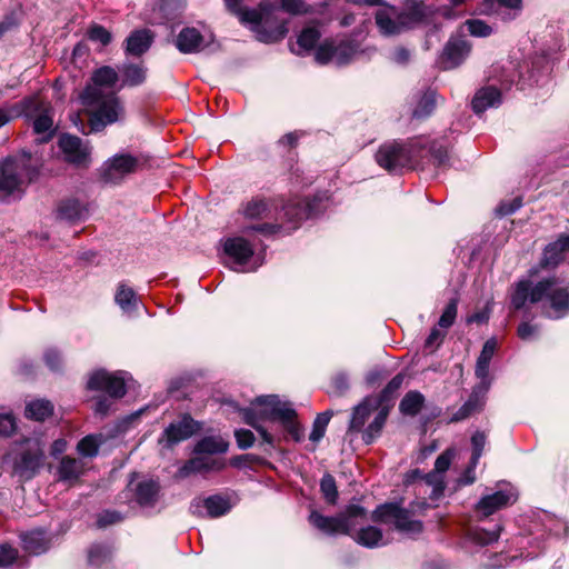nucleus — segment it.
Returning <instances> with one entry per match:
<instances>
[{
    "instance_id": "1",
    "label": "nucleus",
    "mask_w": 569,
    "mask_h": 569,
    "mask_svg": "<svg viewBox=\"0 0 569 569\" xmlns=\"http://www.w3.org/2000/svg\"><path fill=\"white\" fill-rule=\"evenodd\" d=\"M319 212L318 199L295 198L282 204L278 211V206L263 198H252L243 208V214L248 219H268L273 218L284 223H261L247 228L249 230L260 232L264 236L277 234L280 232L290 233L296 230L302 220L316 216Z\"/></svg>"
},
{
    "instance_id": "2",
    "label": "nucleus",
    "mask_w": 569,
    "mask_h": 569,
    "mask_svg": "<svg viewBox=\"0 0 569 569\" xmlns=\"http://www.w3.org/2000/svg\"><path fill=\"white\" fill-rule=\"evenodd\" d=\"M527 301L541 302L548 318L560 319L569 313V281L556 274L541 278L535 286L520 280L511 293V306L519 310Z\"/></svg>"
},
{
    "instance_id": "3",
    "label": "nucleus",
    "mask_w": 569,
    "mask_h": 569,
    "mask_svg": "<svg viewBox=\"0 0 569 569\" xmlns=\"http://www.w3.org/2000/svg\"><path fill=\"white\" fill-rule=\"evenodd\" d=\"M246 423L254 428L262 440L269 445L274 443V437L260 425V420L279 421L296 442L303 437V429L297 421V412L289 402L281 401L278 396H260L252 401V408L244 410Z\"/></svg>"
},
{
    "instance_id": "4",
    "label": "nucleus",
    "mask_w": 569,
    "mask_h": 569,
    "mask_svg": "<svg viewBox=\"0 0 569 569\" xmlns=\"http://www.w3.org/2000/svg\"><path fill=\"white\" fill-rule=\"evenodd\" d=\"M367 521V511L358 505H350L338 516L327 517L317 511H312L309 516V522L318 530L327 535H351L356 532L355 540L365 547L376 548L383 546L382 532L375 526L362 527L357 530L358 526Z\"/></svg>"
},
{
    "instance_id": "5",
    "label": "nucleus",
    "mask_w": 569,
    "mask_h": 569,
    "mask_svg": "<svg viewBox=\"0 0 569 569\" xmlns=\"http://www.w3.org/2000/svg\"><path fill=\"white\" fill-rule=\"evenodd\" d=\"M82 104L89 110V131L99 132L107 126L124 118V107L116 92L101 93L96 87L84 88L80 94Z\"/></svg>"
},
{
    "instance_id": "6",
    "label": "nucleus",
    "mask_w": 569,
    "mask_h": 569,
    "mask_svg": "<svg viewBox=\"0 0 569 569\" xmlns=\"http://www.w3.org/2000/svg\"><path fill=\"white\" fill-rule=\"evenodd\" d=\"M376 24L385 36L399 34L420 24L433 22L435 12L423 3L415 2L407 10L382 6L376 12Z\"/></svg>"
},
{
    "instance_id": "7",
    "label": "nucleus",
    "mask_w": 569,
    "mask_h": 569,
    "mask_svg": "<svg viewBox=\"0 0 569 569\" xmlns=\"http://www.w3.org/2000/svg\"><path fill=\"white\" fill-rule=\"evenodd\" d=\"M241 23L250 24L251 30L257 33V39L264 43H272L283 39L288 32L286 21H278L271 24L273 6L270 2H261L258 9L242 8L230 10Z\"/></svg>"
},
{
    "instance_id": "8",
    "label": "nucleus",
    "mask_w": 569,
    "mask_h": 569,
    "mask_svg": "<svg viewBox=\"0 0 569 569\" xmlns=\"http://www.w3.org/2000/svg\"><path fill=\"white\" fill-rule=\"evenodd\" d=\"M425 139L412 138L408 141H388L376 153L377 163L390 173H398L405 168H410L418 158Z\"/></svg>"
},
{
    "instance_id": "9",
    "label": "nucleus",
    "mask_w": 569,
    "mask_h": 569,
    "mask_svg": "<svg viewBox=\"0 0 569 569\" xmlns=\"http://www.w3.org/2000/svg\"><path fill=\"white\" fill-rule=\"evenodd\" d=\"M429 507L430 505L426 500L411 502L410 509L401 508L396 503H386L372 512L371 519L391 523L400 532L415 536L422 531V522L415 517Z\"/></svg>"
},
{
    "instance_id": "10",
    "label": "nucleus",
    "mask_w": 569,
    "mask_h": 569,
    "mask_svg": "<svg viewBox=\"0 0 569 569\" xmlns=\"http://www.w3.org/2000/svg\"><path fill=\"white\" fill-rule=\"evenodd\" d=\"M30 157H8L0 161V200L6 201L10 197H20L29 181L30 172L28 162Z\"/></svg>"
},
{
    "instance_id": "11",
    "label": "nucleus",
    "mask_w": 569,
    "mask_h": 569,
    "mask_svg": "<svg viewBox=\"0 0 569 569\" xmlns=\"http://www.w3.org/2000/svg\"><path fill=\"white\" fill-rule=\"evenodd\" d=\"M223 250L230 260V268L238 272L254 271L262 264L260 254L254 256L251 243L243 237L226 239Z\"/></svg>"
},
{
    "instance_id": "12",
    "label": "nucleus",
    "mask_w": 569,
    "mask_h": 569,
    "mask_svg": "<svg viewBox=\"0 0 569 569\" xmlns=\"http://www.w3.org/2000/svg\"><path fill=\"white\" fill-rule=\"evenodd\" d=\"M518 499L517 490L510 485H502L498 490L483 495L475 507L479 519L488 518L497 511L512 506Z\"/></svg>"
},
{
    "instance_id": "13",
    "label": "nucleus",
    "mask_w": 569,
    "mask_h": 569,
    "mask_svg": "<svg viewBox=\"0 0 569 569\" xmlns=\"http://www.w3.org/2000/svg\"><path fill=\"white\" fill-rule=\"evenodd\" d=\"M139 166L137 157L129 153H118L108 159L100 169V177L104 183L119 184L123 179L136 172Z\"/></svg>"
},
{
    "instance_id": "14",
    "label": "nucleus",
    "mask_w": 569,
    "mask_h": 569,
    "mask_svg": "<svg viewBox=\"0 0 569 569\" xmlns=\"http://www.w3.org/2000/svg\"><path fill=\"white\" fill-rule=\"evenodd\" d=\"M200 423L189 415H183L178 421L171 422L160 435L158 445L161 450H171L174 446L192 437L200 430Z\"/></svg>"
},
{
    "instance_id": "15",
    "label": "nucleus",
    "mask_w": 569,
    "mask_h": 569,
    "mask_svg": "<svg viewBox=\"0 0 569 569\" xmlns=\"http://www.w3.org/2000/svg\"><path fill=\"white\" fill-rule=\"evenodd\" d=\"M128 372L117 371L110 373L103 369L96 370L88 380L91 390L106 391L111 398H122L127 391Z\"/></svg>"
},
{
    "instance_id": "16",
    "label": "nucleus",
    "mask_w": 569,
    "mask_h": 569,
    "mask_svg": "<svg viewBox=\"0 0 569 569\" xmlns=\"http://www.w3.org/2000/svg\"><path fill=\"white\" fill-rule=\"evenodd\" d=\"M360 52L352 41H341L335 44L332 41H325L316 50V61L320 64L332 62L343 66L352 61Z\"/></svg>"
},
{
    "instance_id": "17",
    "label": "nucleus",
    "mask_w": 569,
    "mask_h": 569,
    "mask_svg": "<svg viewBox=\"0 0 569 569\" xmlns=\"http://www.w3.org/2000/svg\"><path fill=\"white\" fill-rule=\"evenodd\" d=\"M470 50L471 44L463 34L451 36L439 57L438 63L443 70L457 68L466 60Z\"/></svg>"
},
{
    "instance_id": "18",
    "label": "nucleus",
    "mask_w": 569,
    "mask_h": 569,
    "mask_svg": "<svg viewBox=\"0 0 569 569\" xmlns=\"http://www.w3.org/2000/svg\"><path fill=\"white\" fill-rule=\"evenodd\" d=\"M567 251H569V236H561L557 241L549 243L543 250L539 264L530 270V277H538L541 270L555 269Z\"/></svg>"
},
{
    "instance_id": "19",
    "label": "nucleus",
    "mask_w": 569,
    "mask_h": 569,
    "mask_svg": "<svg viewBox=\"0 0 569 569\" xmlns=\"http://www.w3.org/2000/svg\"><path fill=\"white\" fill-rule=\"evenodd\" d=\"M231 509L229 501L213 495L207 498H194L190 503V512L198 517L218 518L228 513Z\"/></svg>"
},
{
    "instance_id": "20",
    "label": "nucleus",
    "mask_w": 569,
    "mask_h": 569,
    "mask_svg": "<svg viewBox=\"0 0 569 569\" xmlns=\"http://www.w3.org/2000/svg\"><path fill=\"white\" fill-rule=\"evenodd\" d=\"M455 449L449 448L445 450L435 462V470L426 476V482L432 486L430 498L437 500L443 495L445 481L443 473L449 469L452 459L455 458Z\"/></svg>"
},
{
    "instance_id": "21",
    "label": "nucleus",
    "mask_w": 569,
    "mask_h": 569,
    "mask_svg": "<svg viewBox=\"0 0 569 569\" xmlns=\"http://www.w3.org/2000/svg\"><path fill=\"white\" fill-rule=\"evenodd\" d=\"M212 39H207L197 28H183L176 39L177 49L184 54L198 53L206 49Z\"/></svg>"
},
{
    "instance_id": "22",
    "label": "nucleus",
    "mask_w": 569,
    "mask_h": 569,
    "mask_svg": "<svg viewBox=\"0 0 569 569\" xmlns=\"http://www.w3.org/2000/svg\"><path fill=\"white\" fill-rule=\"evenodd\" d=\"M59 148L68 162L83 166L89 158V148L83 146L81 139L70 134H63L59 139Z\"/></svg>"
},
{
    "instance_id": "23",
    "label": "nucleus",
    "mask_w": 569,
    "mask_h": 569,
    "mask_svg": "<svg viewBox=\"0 0 569 569\" xmlns=\"http://www.w3.org/2000/svg\"><path fill=\"white\" fill-rule=\"evenodd\" d=\"M224 467V462L221 459L211 458L208 456H200L189 459L178 470L177 476L179 478H187L193 473H202L212 470H221Z\"/></svg>"
},
{
    "instance_id": "24",
    "label": "nucleus",
    "mask_w": 569,
    "mask_h": 569,
    "mask_svg": "<svg viewBox=\"0 0 569 569\" xmlns=\"http://www.w3.org/2000/svg\"><path fill=\"white\" fill-rule=\"evenodd\" d=\"M119 80V71L109 66L97 69L91 76V82L86 88L96 87L101 93L114 92L113 87Z\"/></svg>"
},
{
    "instance_id": "25",
    "label": "nucleus",
    "mask_w": 569,
    "mask_h": 569,
    "mask_svg": "<svg viewBox=\"0 0 569 569\" xmlns=\"http://www.w3.org/2000/svg\"><path fill=\"white\" fill-rule=\"evenodd\" d=\"M501 103V92L492 86L478 90L472 99L471 106L476 113H482L488 108L498 107Z\"/></svg>"
},
{
    "instance_id": "26",
    "label": "nucleus",
    "mask_w": 569,
    "mask_h": 569,
    "mask_svg": "<svg viewBox=\"0 0 569 569\" xmlns=\"http://www.w3.org/2000/svg\"><path fill=\"white\" fill-rule=\"evenodd\" d=\"M86 465L82 459L64 456L58 466V479L66 482L77 481L84 472Z\"/></svg>"
},
{
    "instance_id": "27",
    "label": "nucleus",
    "mask_w": 569,
    "mask_h": 569,
    "mask_svg": "<svg viewBox=\"0 0 569 569\" xmlns=\"http://www.w3.org/2000/svg\"><path fill=\"white\" fill-rule=\"evenodd\" d=\"M381 406L379 405V400L372 397H367L360 405H358L352 413L349 430L350 431H361L369 416L379 410Z\"/></svg>"
},
{
    "instance_id": "28",
    "label": "nucleus",
    "mask_w": 569,
    "mask_h": 569,
    "mask_svg": "<svg viewBox=\"0 0 569 569\" xmlns=\"http://www.w3.org/2000/svg\"><path fill=\"white\" fill-rule=\"evenodd\" d=\"M57 216L61 220L74 223L88 217V208L77 199H67L58 206Z\"/></svg>"
},
{
    "instance_id": "29",
    "label": "nucleus",
    "mask_w": 569,
    "mask_h": 569,
    "mask_svg": "<svg viewBox=\"0 0 569 569\" xmlns=\"http://www.w3.org/2000/svg\"><path fill=\"white\" fill-rule=\"evenodd\" d=\"M153 41L152 33L147 30H136L127 38L126 53L140 57L149 50Z\"/></svg>"
},
{
    "instance_id": "30",
    "label": "nucleus",
    "mask_w": 569,
    "mask_h": 569,
    "mask_svg": "<svg viewBox=\"0 0 569 569\" xmlns=\"http://www.w3.org/2000/svg\"><path fill=\"white\" fill-rule=\"evenodd\" d=\"M121 74L122 86L137 87L142 84L147 78V68L143 63L124 62L118 68Z\"/></svg>"
},
{
    "instance_id": "31",
    "label": "nucleus",
    "mask_w": 569,
    "mask_h": 569,
    "mask_svg": "<svg viewBox=\"0 0 569 569\" xmlns=\"http://www.w3.org/2000/svg\"><path fill=\"white\" fill-rule=\"evenodd\" d=\"M159 485L154 480H143L136 488V499L141 507H152L157 501Z\"/></svg>"
},
{
    "instance_id": "32",
    "label": "nucleus",
    "mask_w": 569,
    "mask_h": 569,
    "mask_svg": "<svg viewBox=\"0 0 569 569\" xmlns=\"http://www.w3.org/2000/svg\"><path fill=\"white\" fill-rule=\"evenodd\" d=\"M114 301L126 313H131L137 309L138 298L136 291L126 283H120L114 295Z\"/></svg>"
},
{
    "instance_id": "33",
    "label": "nucleus",
    "mask_w": 569,
    "mask_h": 569,
    "mask_svg": "<svg viewBox=\"0 0 569 569\" xmlns=\"http://www.w3.org/2000/svg\"><path fill=\"white\" fill-rule=\"evenodd\" d=\"M228 450V442L220 437L208 436L200 439L196 447L194 452L199 455H214L223 453Z\"/></svg>"
},
{
    "instance_id": "34",
    "label": "nucleus",
    "mask_w": 569,
    "mask_h": 569,
    "mask_svg": "<svg viewBox=\"0 0 569 569\" xmlns=\"http://www.w3.org/2000/svg\"><path fill=\"white\" fill-rule=\"evenodd\" d=\"M103 442L104 437L101 433L88 435L78 442L77 451L83 458H94Z\"/></svg>"
},
{
    "instance_id": "35",
    "label": "nucleus",
    "mask_w": 569,
    "mask_h": 569,
    "mask_svg": "<svg viewBox=\"0 0 569 569\" xmlns=\"http://www.w3.org/2000/svg\"><path fill=\"white\" fill-rule=\"evenodd\" d=\"M403 375H396L385 387V389L378 396H371L379 400L381 407L388 406V409L393 405V400L397 397L398 390L401 388L403 382Z\"/></svg>"
},
{
    "instance_id": "36",
    "label": "nucleus",
    "mask_w": 569,
    "mask_h": 569,
    "mask_svg": "<svg viewBox=\"0 0 569 569\" xmlns=\"http://www.w3.org/2000/svg\"><path fill=\"white\" fill-rule=\"evenodd\" d=\"M389 413L388 406L380 407L373 421L363 430L362 440L369 445L380 435Z\"/></svg>"
},
{
    "instance_id": "37",
    "label": "nucleus",
    "mask_w": 569,
    "mask_h": 569,
    "mask_svg": "<svg viewBox=\"0 0 569 569\" xmlns=\"http://www.w3.org/2000/svg\"><path fill=\"white\" fill-rule=\"evenodd\" d=\"M491 7H497V12L502 20L509 21L516 18L521 10L522 0H485Z\"/></svg>"
},
{
    "instance_id": "38",
    "label": "nucleus",
    "mask_w": 569,
    "mask_h": 569,
    "mask_svg": "<svg viewBox=\"0 0 569 569\" xmlns=\"http://www.w3.org/2000/svg\"><path fill=\"white\" fill-rule=\"evenodd\" d=\"M425 397L418 391H409L401 400L399 409L403 415L416 416L422 408Z\"/></svg>"
},
{
    "instance_id": "39",
    "label": "nucleus",
    "mask_w": 569,
    "mask_h": 569,
    "mask_svg": "<svg viewBox=\"0 0 569 569\" xmlns=\"http://www.w3.org/2000/svg\"><path fill=\"white\" fill-rule=\"evenodd\" d=\"M53 132V120L38 101V141H47Z\"/></svg>"
},
{
    "instance_id": "40",
    "label": "nucleus",
    "mask_w": 569,
    "mask_h": 569,
    "mask_svg": "<svg viewBox=\"0 0 569 569\" xmlns=\"http://www.w3.org/2000/svg\"><path fill=\"white\" fill-rule=\"evenodd\" d=\"M320 39V32L317 28L308 27L303 29L298 36L297 44L301 49L298 51V54H303L309 52L315 48L317 42Z\"/></svg>"
},
{
    "instance_id": "41",
    "label": "nucleus",
    "mask_w": 569,
    "mask_h": 569,
    "mask_svg": "<svg viewBox=\"0 0 569 569\" xmlns=\"http://www.w3.org/2000/svg\"><path fill=\"white\" fill-rule=\"evenodd\" d=\"M490 362L487 359L478 357L476 363V377L479 379V383L477 385L478 389L482 393H487L491 386V377L489 375Z\"/></svg>"
},
{
    "instance_id": "42",
    "label": "nucleus",
    "mask_w": 569,
    "mask_h": 569,
    "mask_svg": "<svg viewBox=\"0 0 569 569\" xmlns=\"http://www.w3.org/2000/svg\"><path fill=\"white\" fill-rule=\"evenodd\" d=\"M436 107V93L427 91L419 100L417 107L412 111V117L422 119L428 117Z\"/></svg>"
},
{
    "instance_id": "43",
    "label": "nucleus",
    "mask_w": 569,
    "mask_h": 569,
    "mask_svg": "<svg viewBox=\"0 0 569 569\" xmlns=\"http://www.w3.org/2000/svg\"><path fill=\"white\" fill-rule=\"evenodd\" d=\"M320 490L328 503L335 505L338 499V489L333 476L326 473L320 481Z\"/></svg>"
},
{
    "instance_id": "44",
    "label": "nucleus",
    "mask_w": 569,
    "mask_h": 569,
    "mask_svg": "<svg viewBox=\"0 0 569 569\" xmlns=\"http://www.w3.org/2000/svg\"><path fill=\"white\" fill-rule=\"evenodd\" d=\"M331 416L332 413L330 411H326L317 416L309 436V439L312 442H318L325 436Z\"/></svg>"
},
{
    "instance_id": "45",
    "label": "nucleus",
    "mask_w": 569,
    "mask_h": 569,
    "mask_svg": "<svg viewBox=\"0 0 569 569\" xmlns=\"http://www.w3.org/2000/svg\"><path fill=\"white\" fill-rule=\"evenodd\" d=\"M111 550L106 545H92L88 552V562L91 566H100L109 559Z\"/></svg>"
},
{
    "instance_id": "46",
    "label": "nucleus",
    "mask_w": 569,
    "mask_h": 569,
    "mask_svg": "<svg viewBox=\"0 0 569 569\" xmlns=\"http://www.w3.org/2000/svg\"><path fill=\"white\" fill-rule=\"evenodd\" d=\"M457 312H458V299L452 298L446 306L442 315L440 316L438 326L442 329L450 328L456 320Z\"/></svg>"
},
{
    "instance_id": "47",
    "label": "nucleus",
    "mask_w": 569,
    "mask_h": 569,
    "mask_svg": "<svg viewBox=\"0 0 569 569\" xmlns=\"http://www.w3.org/2000/svg\"><path fill=\"white\" fill-rule=\"evenodd\" d=\"M465 26L473 37H489L493 31L488 23L479 19H469L465 22Z\"/></svg>"
},
{
    "instance_id": "48",
    "label": "nucleus",
    "mask_w": 569,
    "mask_h": 569,
    "mask_svg": "<svg viewBox=\"0 0 569 569\" xmlns=\"http://www.w3.org/2000/svg\"><path fill=\"white\" fill-rule=\"evenodd\" d=\"M485 395L476 386L469 399L462 405L469 416L481 410L485 405Z\"/></svg>"
},
{
    "instance_id": "49",
    "label": "nucleus",
    "mask_w": 569,
    "mask_h": 569,
    "mask_svg": "<svg viewBox=\"0 0 569 569\" xmlns=\"http://www.w3.org/2000/svg\"><path fill=\"white\" fill-rule=\"evenodd\" d=\"M501 526L496 525L492 530L477 529L473 533L475 540L480 545H490L499 539Z\"/></svg>"
},
{
    "instance_id": "50",
    "label": "nucleus",
    "mask_w": 569,
    "mask_h": 569,
    "mask_svg": "<svg viewBox=\"0 0 569 569\" xmlns=\"http://www.w3.org/2000/svg\"><path fill=\"white\" fill-rule=\"evenodd\" d=\"M487 436L482 431H477L471 437V446H472V455L471 460H473V465L479 463V459L482 455L485 445H486Z\"/></svg>"
},
{
    "instance_id": "51",
    "label": "nucleus",
    "mask_w": 569,
    "mask_h": 569,
    "mask_svg": "<svg viewBox=\"0 0 569 569\" xmlns=\"http://www.w3.org/2000/svg\"><path fill=\"white\" fill-rule=\"evenodd\" d=\"M43 361L51 371H59L63 365L61 352L54 348L44 351Z\"/></svg>"
},
{
    "instance_id": "52",
    "label": "nucleus",
    "mask_w": 569,
    "mask_h": 569,
    "mask_svg": "<svg viewBox=\"0 0 569 569\" xmlns=\"http://www.w3.org/2000/svg\"><path fill=\"white\" fill-rule=\"evenodd\" d=\"M18 559V550L8 543L0 545V567L11 566Z\"/></svg>"
},
{
    "instance_id": "53",
    "label": "nucleus",
    "mask_w": 569,
    "mask_h": 569,
    "mask_svg": "<svg viewBox=\"0 0 569 569\" xmlns=\"http://www.w3.org/2000/svg\"><path fill=\"white\" fill-rule=\"evenodd\" d=\"M88 37L90 40L100 42L102 46H107L111 41V33L102 26H93L88 30Z\"/></svg>"
},
{
    "instance_id": "54",
    "label": "nucleus",
    "mask_w": 569,
    "mask_h": 569,
    "mask_svg": "<svg viewBox=\"0 0 569 569\" xmlns=\"http://www.w3.org/2000/svg\"><path fill=\"white\" fill-rule=\"evenodd\" d=\"M445 338V333L441 332L438 328H432L429 336L427 337L425 341L423 349L427 352H433L436 351L440 345L442 343Z\"/></svg>"
},
{
    "instance_id": "55",
    "label": "nucleus",
    "mask_w": 569,
    "mask_h": 569,
    "mask_svg": "<svg viewBox=\"0 0 569 569\" xmlns=\"http://www.w3.org/2000/svg\"><path fill=\"white\" fill-rule=\"evenodd\" d=\"M16 114H24L28 118L29 126L36 132V106L33 104L32 98L26 100L23 106L16 111Z\"/></svg>"
},
{
    "instance_id": "56",
    "label": "nucleus",
    "mask_w": 569,
    "mask_h": 569,
    "mask_svg": "<svg viewBox=\"0 0 569 569\" xmlns=\"http://www.w3.org/2000/svg\"><path fill=\"white\" fill-rule=\"evenodd\" d=\"M16 430V419L10 413L0 415V436L9 437Z\"/></svg>"
},
{
    "instance_id": "57",
    "label": "nucleus",
    "mask_w": 569,
    "mask_h": 569,
    "mask_svg": "<svg viewBox=\"0 0 569 569\" xmlns=\"http://www.w3.org/2000/svg\"><path fill=\"white\" fill-rule=\"evenodd\" d=\"M237 445L240 449H248L253 445L254 436L250 430L238 429L234 431Z\"/></svg>"
},
{
    "instance_id": "58",
    "label": "nucleus",
    "mask_w": 569,
    "mask_h": 569,
    "mask_svg": "<svg viewBox=\"0 0 569 569\" xmlns=\"http://www.w3.org/2000/svg\"><path fill=\"white\" fill-rule=\"evenodd\" d=\"M122 520V517L117 511H104L99 515L97 519V526L99 528H106L107 526L117 523Z\"/></svg>"
},
{
    "instance_id": "59",
    "label": "nucleus",
    "mask_w": 569,
    "mask_h": 569,
    "mask_svg": "<svg viewBox=\"0 0 569 569\" xmlns=\"http://www.w3.org/2000/svg\"><path fill=\"white\" fill-rule=\"evenodd\" d=\"M478 465H473V460L470 459L469 466L461 473L458 479L459 486H469L476 481V468Z\"/></svg>"
},
{
    "instance_id": "60",
    "label": "nucleus",
    "mask_w": 569,
    "mask_h": 569,
    "mask_svg": "<svg viewBox=\"0 0 569 569\" xmlns=\"http://www.w3.org/2000/svg\"><path fill=\"white\" fill-rule=\"evenodd\" d=\"M53 405L49 400L38 399V422L44 421L53 415Z\"/></svg>"
},
{
    "instance_id": "61",
    "label": "nucleus",
    "mask_w": 569,
    "mask_h": 569,
    "mask_svg": "<svg viewBox=\"0 0 569 569\" xmlns=\"http://www.w3.org/2000/svg\"><path fill=\"white\" fill-rule=\"evenodd\" d=\"M521 207V199L515 198L510 202H501L496 209L500 216H508L517 211Z\"/></svg>"
},
{
    "instance_id": "62",
    "label": "nucleus",
    "mask_w": 569,
    "mask_h": 569,
    "mask_svg": "<svg viewBox=\"0 0 569 569\" xmlns=\"http://www.w3.org/2000/svg\"><path fill=\"white\" fill-rule=\"evenodd\" d=\"M517 332L520 339L530 340L538 335V328L529 322H521Z\"/></svg>"
},
{
    "instance_id": "63",
    "label": "nucleus",
    "mask_w": 569,
    "mask_h": 569,
    "mask_svg": "<svg viewBox=\"0 0 569 569\" xmlns=\"http://www.w3.org/2000/svg\"><path fill=\"white\" fill-rule=\"evenodd\" d=\"M22 548L29 555L36 552V536L33 532H23L20 535Z\"/></svg>"
},
{
    "instance_id": "64",
    "label": "nucleus",
    "mask_w": 569,
    "mask_h": 569,
    "mask_svg": "<svg viewBox=\"0 0 569 569\" xmlns=\"http://www.w3.org/2000/svg\"><path fill=\"white\" fill-rule=\"evenodd\" d=\"M431 157L437 166H443L446 164L449 156L447 149L443 147L437 148L436 146H432L430 149Z\"/></svg>"
}]
</instances>
